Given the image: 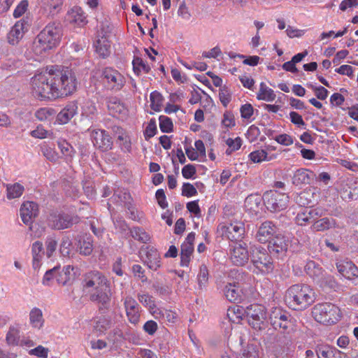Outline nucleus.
Wrapping results in <instances>:
<instances>
[{
    "mask_svg": "<svg viewBox=\"0 0 358 358\" xmlns=\"http://www.w3.org/2000/svg\"><path fill=\"white\" fill-rule=\"evenodd\" d=\"M150 107L156 111L159 112L162 110L164 99L161 93L154 91L150 94Z\"/></svg>",
    "mask_w": 358,
    "mask_h": 358,
    "instance_id": "obj_41",
    "label": "nucleus"
},
{
    "mask_svg": "<svg viewBox=\"0 0 358 358\" xmlns=\"http://www.w3.org/2000/svg\"><path fill=\"white\" fill-rule=\"evenodd\" d=\"M285 301L292 309L302 310L315 300V291L306 284H295L289 287L285 296Z\"/></svg>",
    "mask_w": 358,
    "mask_h": 358,
    "instance_id": "obj_3",
    "label": "nucleus"
},
{
    "mask_svg": "<svg viewBox=\"0 0 358 358\" xmlns=\"http://www.w3.org/2000/svg\"><path fill=\"white\" fill-rule=\"evenodd\" d=\"M131 234L134 238L141 241L142 243H147L150 241V236L143 229L138 227H134L131 229Z\"/></svg>",
    "mask_w": 358,
    "mask_h": 358,
    "instance_id": "obj_54",
    "label": "nucleus"
},
{
    "mask_svg": "<svg viewBox=\"0 0 358 358\" xmlns=\"http://www.w3.org/2000/svg\"><path fill=\"white\" fill-rule=\"evenodd\" d=\"M249 258L250 253L246 243L240 242L231 245L230 259L234 265L244 266L248 262Z\"/></svg>",
    "mask_w": 358,
    "mask_h": 358,
    "instance_id": "obj_12",
    "label": "nucleus"
},
{
    "mask_svg": "<svg viewBox=\"0 0 358 358\" xmlns=\"http://www.w3.org/2000/svg\"><path fill=\"white\" fill-rule=\"evenodd\" d=\"M223 292L226 299L231 302H239L245 297L238 283H227L223 289Z\"/></svg>",
    "mask_w": 358,
    "mask_h": 358,
    "instance_id": "obj_25",
    "label": "nucleus"
},
{
    "mask_svg": "<svg viewBox=\"0 0 358 358\" xmlns=\"http://www.w3.org/2000/svg\"><path fill=\"white\" fill-rule=\"evenodd\" d=\"M6 342L10 346H25L27 348L34 345V342L29 338L21 337L19 325L10 326L6 335Z\"/></svg>",
    "mask_w": 358,
    "mask_h": 358,
    "instance_id": "obj_13",
    "label": "nucleus"
},
{
    "mask_svg": "<svg viewBox=\"0 0 358 358\" xmlns=\"http://www.w3.org/2000/svg\"><path fill=\"white\" fill-rule=\"evenodd\" d=\"M108 282H109V281L101 272L99 271H90L83 275L82 284L83 289L89 293L101 287H106Z\"/></svg>",
    "mask_w": 358,
    "mask_h": 358,
    "instance_id": "obj_9",
    "label": "nucleus"
},
{
    "mask_svg": "<svg viewBox=\"0 0 358 358\" xmlns=\"http://www.w3.org/2000/svg\"><path fill=\"white\" fill-rule=\"evenodd\" d=\"M336 268L338 273L347 279L358 277V268L350 261H339L336 263Z\"/></svg>",
    "mask_w": 358,
    "mask_h": 358,
    "instance_id": "obj_24",
    "label": "nucleus"
},
{
    "mask_svg": "<svg viewBox=\"0 0 358 358\" xmlns=\"http://www.w3.org/2000/svg\"><path fill=\"white\" fill-rule=\"evenodd\" d=\"M194 246L189 244H182L180 254V266H188Z\"/></svg>",
    "mask_w": 358,
    "mask_h": 358,
    "instance_id": "obj_43",
    "label": "nucleus"
},
{
    "mask_svg": "<svg viewBox=\"0 0 358 358\" xmlns=\"http://www.w3.org/2000/svg\"><path fill=\"white\" fill-rule=\"evenodd\" d=\"M240 113L242 119L248 122H251L254 120V108L250 103L243 104L240 108Z\"/></svg>",
    "mask_w": 358,
    "mask_h": 358,
    "instance_id": "obj_48",
    "label": "nucleus"
},
{
    "mask_svg": "<svg viewBox=\"0 0 358 358\" xmlns=\"http://www.w3.org/2000/svg\"><path fill=\"white\" fill-rule=\"evenodd\" d=\"M277 227L271 221L264 222L259 227L256 238L259 243L269 242L275 235Z\"/></svg>",
    "mask_w": 358,
    "mask_h": 358,
    "instance_id": "obj_20",
    "label": "nucleus"
},
{
    "mask_svg": "<svg viewBox=\"0 0 358 358\" xmlns=\"http://www.w3.org/2000/svg\"><path fill=\"white\" fill-rule=\"evenodd\" d=\"M262 199L263 197L262 198L259 194L249 195L246 197L244 203L246 210L251 213L258 212Z\"/></svg>",
    "mask_w": 358,
    "mask_h": 358,
    "instance_id": "obj_36",
    "label": "nucleus"
},
{
    "mask_svg": "<svg viewBox=\"0 0 358 358\" xmlns=\"http://www.w3.org/2000/svg\"><path fill=\"white\" fill-rule=\"evenodd\" d=\"M90 299L97 304L100 308H108L111 300L110 282L106 287H101L89 292Z\"/></svg>",
    "mask_w": 358,
    "mask_h": 358,
    "instance_id": "obj_14",
    "label": "nucleus"
},
{
    "mask_svg": "<svg viewBox=\"0 0 358 358\" xmlns=\"http://www.w3.org/2000/svg\"><path fill=\"white\" fill-rule=\"evenodd\" d=\"M43 245L42 242L37 241L31 245L32 266L34 270H38L42 264L43 257Z\"/></svg>",
    "mask_w": 358,
    "mask_h": 358,
    "instance_id": "obj_31",
    "label": "nucleus"
},
{
    "mask_svg": "<svg viewBox=\"0 0 358 358\" xmlns=\"http://www.w3.org/2000/svg\"><path fill=\"white\" fill-rule=\"evenodd\" d=\"M263 200L266 208L271 212H279L285 209L289 203V196L276 190L264 193Z\"/></svg>",
    "mask_w": 358,
    "mask_h": 358,
    "instance_id": "obj_7",
    "label": "nucleus"
},
{
    "mask_svg": "<svg viewBox=\"0 0 358 358\" xmlns=\"http://www.w3.org/2000/svg\"><path fill=\"white\" fill-rule=\"evenodd\" d=\"M242 355L245 358H258L259 357V347L254 344H248L243 349Z\"/></svg>",
    "mask_w": 358,
    "mask_h": 358,
    "instance_id": "obj_53",
    "label": "nucleus"
},
{
    "mask_svg": "<svg viewBox=\"0 0 358 358\" xmlns=\"http://www.w3.org/2000/svg\"><path fill=\"white\" fill-rule=\"evenodd\" d=\"M63 36L61 24L57 22L48 23L34 39L31 50L37 56L43 57L60 43Z\"/></svg>",
    "mask_w": 358,
    "mask_h": 358,
    "instance_id": "obj_2",
    "label": "nucleus"
},
{
    "mask_svg": "<svg viewBox=\"0 0 358 358\" xmlns=\"http://www.w3.org/2000/svg\"><path fill=\"white\" fill-rule=\"evenodd\" d=\"M269 319L271 325L275 329L279 327L285 330L288 327L287 316L280 309L275 308L272 310Z\"/></svg>",
    "mask_w": 358,
    "mask_h": 358,
    "instance_id": "obj_28",
    "label": "nucleus"
},
{
    "mask_svg": "<svg viewBox=\"0 0 358 358\" xmlns=\"http://www.w3.org/2000/svg\"><path fill=\"white\" fill-rule=\"evenodd\" d=\"M78 250L83 255H90L93 250L92 241L91 238H82L78 241Z\"/></svg>",
    "mask_w": 358,
    "mask_h": 358,
    "instance_id": "obj_44",
    "label": "nucleus"
},
{
    "mask_svg": "<svg viewBox=\"0 0 358 358\" xmlns=\"http://www.w3.org/2000/svg\"><path fill=\"white\" fill-rule=\"evenodd\" d=\"M76 220L68 214L56 212L50 215L48 223L51 228L59 230L69 228L77 222Z\"/></svg>",
    "mask_w": 358,
    "mask_h": 358,
    "instance_id": "obj_16",
    "label": "nucleus"
},
{
    "mask_svg": "<svg viewBox=\"0 0 358 358\" xmlns=\"http://www.w3.org/2000/svg\"><path fill=\"white\" fill-rule=\"evenodd\" d=\"M324 215L323 210L319 208H301L296 213L294 219L298 226L306 227L312 224L313 222Z\"/></svg>",
    "mask_w": 358,
    "mask_h": 358,
    "instance_id": "obj_10",
    "label": "nucleus"
},
{
    "mask_svg": "<svg viewBox=\"0 0 358 358\" xmlns=\"http://www.w3.org/2000/svg\"><path fill=\"white\" fill-rule=\"evenodd\" d=\"M57 247V240L52 236L48 237L45 240V254L48 258H50L55 252L56 251Z\"/></svg>",
    "mask_w": 358,
    "mask_h": 358,
    "instance_id": "obj_60",
    "label": "nucleus"
},
{
    "mask_svg": "<svg viewBox=\"0 0 358 358\" xmlns=\"http://www.w3.org/2000/svg\"><path fill=\"white\" fill-rule=\"evenodd\" d=\"M123 305L129 322L137 324L140 321L141 308L137 301L130 295L122 298Z\"/></svg>",
    "mask_w": 358,
    "mask_h": 358,
    "instance_id": "obj_17",
    "label": "nucleus"
},
{
    "mask_svg": "<svg viewBox=\"0 0 358 358\" xmlns=\"http://www.w3.org/2000/svg\"><path fill=\"white\" fill-rule=\"evenodd\" d=\"M274 91L268 87L264 83H261L259 90L257 94V99L265 101H273L275 99Z\"/></svg>",
    "mask_w": 358,
    "mask_h": 358,
    "instance_id": "obj_37",
    "label": "nucleus"
},
{
    "mask_svg": "<svg viewBox=\"0 0 358 358\" xmlns=\"http://www.w3.org/2000/svg\"><path fill=\"white\" fill-rule=\"evenodd\" d=\"M29 25L28 17L22 18L17 21L7 34L8 43L12 45H17L28 31Z\"/></svg>",
    "mask_w": 358,
    "mask_h": 358,
    "instance_id": "obj_11",
    "label": "nucleus"
},
{
    "mask_svg": "<svg viewBox=\"0 0 358 358\" xmlns=\"http://www.w3.org/2000/svg\"><path fill=\"white\" fill-rule=\"evenodd\" d=\"M254 266L262 273H269L273 268L271 257L263 248H258L252 258Z\"/></svg>",
    "mask_w": 358,
    "mask_h": 358,
    "instance_id": "obj_15",
    "label": "nucleus"
},
{
    "mask_svg": "<svg viewBox=\"0 0 358 358\" xmlns=\"http://www.w3.org/2000/svg\"><path fill=\"white\" fill-rule=\"evenodd\" d=\"M58 269L59 267L55 266L48 271H47L43 278L42 283L45 286H50L52 284L53 280L58 277Z\"/></svg>",
    "mask_w": 358,
    "mask_h": 358,
    "instance_id": "obj_55",
    "label": "nucleus"
},
{
    "mask_svg": "<svg viewBox=\"0 0 358 358\" xmlns=\"http://www.w3.org/2000/svg\"><path fill=\"white\" fill-rule=\"evenodd\" d=\"M132 273L135 278L140 280L142 282H146L148 278L145 275V270L139 264H134L131 268Z\"/></svg>",
    "mask_w": 358,
    "mask_h": 358,
    "instance_id": "obj_63",
    "label": "nucleus"
},
{
    "mask_svg": "<svg viewBox=\"0 0 358 358\" xmlns=\"http://www.w3.org/2000/svg\"><path fill=\"white\" fill-rule=\"evenodd\" d=\"M209 273L207 266L202 264L199 267V272L197 275V282L199 288L206 287L208 282Z\"/></svg>",
    "mask_w": 358,
    "mask_h": 358,
    "instance_id": "obj_47",
    "label": "nucleus"
},
{
    "mask_svg": "<svg viewBox=\"0 0 358 358\" xmlns=\"http://www.w3.org/2000/svg\"><path fill=\"white\" fill-rule=\"evenodd\" d=\"M289 244L288 238L281 234H278L268 242V250L272 255L283 257L287 251Z\"/></svg>",
    "mask_w": 358,
    "mask_h": 358,
    "instance_id": "obj_18",
    "label": "nucleus"
},
{
    "mask_svg": "<svg viewBox=\"0 0 358 358\" xmlns=\"http://www.w3.org/2000/svg\"><path fill=\"white\" fill-rule=\"evenodd\" d=\"M132 64L133 71L136 75H139L141 71L148 73L150 71V67L144 63L142 59L139 57L134 58L132 62Z\"/></svg>",
    "mask_w": 358,
    "mask_h": 358,
    "instance_id": "obj_56",
    "label": "nucleus"
},
{
    "mask_svg": "<svg viewBox=\"0 0 358 358\" xmlns=\"http://www.w3.org/2000/svg\"><path fill=\"white\" fill-rule=\"evenodd\" d=\"M94 45L96 53L100 57L105 58L109 55L110 45L106 35L99 34L94 41Z\"/></svg>",
    "mask_w": 358,
    "mask_h": 358,
    "instance_id": "obj_30",
    "label": "nucleus"
},
{
    "mask_svg": "<svg viewBox=\"0 0 358 358\" xmlns=\"http://www.w3.org/2000/svg\"><path fill=\"white\" fill-rule=\"evenodd\" d=\"M77 105L73 103H68L57 115V121L62 124H66L76 114Z\"/></svg>",
    "mask_w": 358,
    "mask_h": 358,
    "instance_id": "obj_32",
    "label": "nucleus"
},
{
    "mask_svg": "<svg viewBox=\"0 0 358 358\" xmlns=\"http://www.w3.org/2000/svg\"><path fill=\"white\" fill-rule=\"evenodd\" d=\"M306 273L313 278H320L323 276L322 268L313 261L307 262L305 266Z\"/></svg>",
    "mask_w": 358,
    "mask_h": 358,
    "instance_id": "obj_40",
    "label": "nucleus"
},
{
    "mask_svg": "<svg viewBox=\"0 0 358 358\" xmlns=\"http://www.w3.org/2000/svg\"><path fill=\"white\" fill-rule=\"evenodd\" d=\"M58 147L62 153V155L66 157H72L75 150L73 146L69 143L66 140L60 139L57 142Z\"/></svg>",
    "mask_w": 358,
    "mask_h": 358,
    "instance_id": "obj_51",
    "label": "nucleus"
},
{
    "mask_svg": "<svg viewBox=\"0 0 358 358\" xmlns=\"http://www.w3.org/2000/svg\"><path fill=\"white\" fill-rule=\"evenodd\" d=\"M6 198L9 200L20 198L24 191V187L19 182L7 184Z\"/></svg>",
    "mask_w": 358,
    "mask_h": 358,
    "instance_id": "obj_35",
    "label": "nucleus"
},
{
    "mask_svg": "<svg viewBox=\"0 0 358 358\" xmlns=\"http://www.w3.org/2000/svg\"><path fill=\"white\" fill-rule=\"evenodd\" d=\"M66 17L68 22L75 27H82L87 23L85 12L78 6H74L69 10Z\"/></svg>",
    "mask_w": 358,
    "mask_h": 358,
    "instance_id": "obj_23",
    "label": "nucleus"
},
{
    "mask_svg": "<svg viewBox=\"0 0 358 358\" xmlns=\"http://www.w3.org/2000/svg\"><path fill=\"white\" fill-rule=\"evenodd\" d=\"M108 108L111 115L114 117H120L121 115H125L127 113V108L124 104L120 101H110Z\"/></svg>",
    "mask_w": 358,
    "mask_h": 358,
    "instance_id": "obj_45",
    "label": "nucleus"
},
{
    "mask_svg": "<svg viewBox=\"0 0 358 358\" xmlns=\"http://www.w3.org/2000/svg\"><path fill=\"white\" fill-rule=\"evenodd\" d=\"M63 3V0H39V4L45 10L52 13Z\"/></svg>",
    "mask_w": 358,
    "mask_h": 358,
    "instance_id": "obj_52",
    "label": "nucleus"
},
{
    "mask_svg": "<svg viewBox=\"0 0 358 358\" xmlns=\"http://www.w3.org/2000/svg\"><path fill=\"white\" fill-rule=\"evenodd\" d=\"M111 322L106 317H101L98 318L94 326V330L99 334H103L107 329L110 327Z\"/></svg>",
    "mask_w": 358,
    "mask_h": 358,
    "instance_id": "obj_50",
    "label": "nucleus"
},
{
    "mask_svg": "<svg viewBox=\"0 0 358 358\" xmlns=\"http://www.w3.org/2000/svg\"><path fill=\"white\" fill-rule=\"evenodd\" d=\"M73 270H74V267L71 265L64 266L63 268V270L61 272H59V268L58 269V277H57V283L59 285H66L71 280Z\"/></svg>",
    "mask_w": 358,
    "mask_h": 358,
    "instance_id": "obj_42",
    "label": "nucleus"
},
{
    "mask_svg": "<svg viewBox=\"0 0 358 358\" xmlns=\"http://www.w3.org/2000/svg\"><path fill=\"white\" fill-rule=\"evenodd\" d=\"M73 251L71 240L69 237H64L62 240L59 252L63 257H70Z\"/></svg>",
    "mask_w": 358,
    "mask_h": 358,
    "instance_id": "obj_49",
    "label": "nucleus"
},
{
    "mask_svg": "<svg viewBox=\"0 0 358 358\" xmlns=\"http://www.w3.org/2000/svg\"><path fill=\"white\" fill-rule=\"evenodd\" d=\"M222 234L231 241H238L243 238L245 234L244 224L241 222H234L220 226Z\"/></svg>",
    "mask_w": 358,
    "mask_h": 358,
    "instance_id": "obj_19",
    "label": "nucleus"
},
{
    "mask_svg": "<svg viewBox=\"0 0 358 358\" xmlns=\"http://www.w3.org/2000/svg\"><path fill=\"white\" fill-rule=\"evenodd\" d=\"M249 324L256 330L264 329L267 324V310L259 303L248 306L245 310Z\"/></svg>",
    "mask_w": 358,
    "mask_h": 358,
    "instance_id": "obj_6",
    "label": "nucleus"
},
{
    "mask_svg": "<svg viewBox=\"0 0 358 358\" xmlns=\"http://www.w3.org/2000/svg\"><path fill=\"white\" fill-rule=\"evenodd\" d=\"M143 262L150 269L157 271L161 267V257L157 250L153 246L148 245L145 250Z\"/></svg>",
    "mask_w": 358,
    "mask_h": 358,
    "instance_id": "obj_22",
    "label": "nucleus"
},
{
    "mask_svg": "<svg viewBox=\"0 0 358 358\" xmlns=\"http://www.w3.org/2000/svg\"><path fill=\"white\" fill-rule=\"evenodd\" d=\"M312 315L317 322L324 324H335L341 317L340 308L331 303L316 304L312 310Z\"/></svg>",
    "mask_w": 358,
    "mask_h": 358,
    "instance_id": "obj_5",
    "label": "nucleus"
},
{
    "mask_svg": "<svg viewBox=\"0 0 358 358\" xmlns=\"http://www.w3.org/2000/svg\"><path fill=\"white\" fill-rule=\"evenodd\" d=\"M43 155L51 162H55L58 159V155L54 148L44 143L41 147Z\"/></svg>",
    "mask_w": 358,
    "mask_h": 358,
    "instance_id": "obj_58",
    "label": "nucleus"
},
{
    "mask_svg": "<svg viewBox=\"0 0 358 358\" xmlns=\"http://www.w3.org/2000/svg\"><path fill=\"white\" fill-rule=\"evenodd\" d=\"M137 299L144 307L148 309L152 315L157 317V315L161 313L160 310L157 308L153 296L148 293L139 292L137 294Z\"/></svg>",
    "mask_w": 358,
    "mask_h": 358,
    "instance_id": "obj_27",
    "label": "nucleus"
},
{
    "mask_svg": "<svg viewBox=\"0 0 358 358\" xmlns=\"http://www.w3.org/2000/svg\"><path fill=\"white\" fill-rule=\"evenodd\" d=\"M30 85L35 98L52 101L73 94L77 90L78 81L71 69L56 68L34 75Z\"/></svg>",
    "mask_w": 358,
    "mask_h": 358,
    "instance_id": "obj_1",
    "label": "nucleus"
},
{
    "mask_svg": "<svg viewBox=\"0 0 358 358\" xmlns=\"http://www.w3.org/2000/svg\"><path fill=\"white\" fill-rule=\"evenodd\" d=\"M87 131L95 148L102 151H107L112 148L113 141L108 131L95 127L89 128Z\"/></svg>",
    "mask_w": 358,
    "mask_h": 358,
    "instance_id": "obj_8",
    "label": "nucleus"
},
{
    "mask_svg": "<svg viewBox=\"0 0 358 358\" xmlns=\"http://www.w3.org/2000/svg\"><path fill=\"white\" fill-rule=\"evenodd\" d=\"M274 148L268 147L267 150L264 149L257 150L250 152L248 158L250 162L255 164L262 163L263 162H268L277 158L276 154H270L268 150H272Z\"/></svg>",
    "mask_w": 358,
    "mask_h": 358,
    "instance_id": "obj_26",
    "label": "nucleus"
},
{
    "mask_svg": "<svg viewBox=\"0 0 358 358\" xmlns=\"http://www.w3.org/2000/svg\"><path fill=\"white\" fill-rule=\"evenodd\" d=\"M29 321L33 327L40 329L44 323L42 310L38 308H32L29 313Z\"/></svg>",
    "mask_w": 358,
    "mask_h": 358,
    "instance_id": "obj_39",
    "label": "nucleus"
},
{
    "mask_svg": "<svg viewBox=\"0 0 358 358\" xmlns=\"http://www.w3.org/2000/svg\"><path fill=\"white\" fill-rule=\"evenodd\" d=\"M99 78L103 88L113 93L123 90L127 83V74L113 66L103 67Z\"/></svg>",
    "mask_w": 358,
    "mask_h": 358,
    "instance_id": "obj_4",
    "label": "nucleus"
},
{
    "mask_svg": "<svg viewBox=\"0 0 358 358\" xmlns=\"http://www.w3.org/2000/svg\"><path fill=\"white\" fill-rule=\"evenodd\" d=\"M336 220L333 218L322 217L315 220L310 227L313 231H324L336 227Z\"/></svg>",
    "mask_w": 358,
    "mask_h": 358,
    "instance_id": "obj_33",
    "label": "nucleus"
},
{
    "mask_svg": "<svg viewBox=\"0 0 358 358\" xmlns=\"http://www.w3.org/2000/svg\"><path fill=\"white\" fill-rule=\"evenodd\" d=\"M54 115V110L49 108H41L35 113L36 117L40 121L48 120Z\"/></svg>",
    "mask_w": 358,
    "mask_h": 358,
    "instance_id": "obj_62",
    "label": "nucleus"
},
{
    "mask_svg": "<svg viewBox=\"0 0 358 358\" xmlns=\"http://www.w3.org/2000/svg\"><path fill=\"white\" fill-rule=\"evenodd\" d=\"M22 221L25 224H29L32 220L38 215V207L36 203L34 201L24 202L20 209Z\"/></svg>",
    "mask_w": 358,
    "mask_h": 358,
    "instance_id": "obj_21",
    "label": "nucleus"
},
{
    "mask_svg": "<svg viewBox=\"0 0 358 358\" xmlns=\"http://www.w3.org/2000/svg\"><path fill=\"white\" fill-rule=\"evenodd\" d=\"M222 127L230 129L236 125V120L234 114L230 111H226L221 122Z\"/></svg>",
    "mask_w": 358,
    "mask_h": 358,
    "instance_id": "obj_61",
    "label": "nucleus"
},
{
    "mask_svg": "<svg viewBox=\"0 0 358 358\" xmlns=\"http://www.w3.org/2000/svg\"><path fill=\"white\" fill-rule=\"evenodd\" d=\"M227 145L226 154L230 155L233 152L239 150L243 144V140L241 137L237 136L235 138H229L225 141Z\"/></svg>",
    "mask_w": 358,
    "mask_h": 358,
    "instance_id": "obj_46",
    "label": "nucleus"
},
{
    "mask_svg": "<svg viewBox=\"0 0 358 358\" xmlns=\"http://www.w3.org/2000/svg\"><path fill=\"white\" fill-rule=\"evenodd\" d=\"M315 192L310 188L301 192L295 198L296 202L301 206H306L313 203Z\"/></svg>",
    "mask_w": 358,
    "mask_h": 358,
    "instance_id": "obj_38",
    "label": "nucleus"
},
{
    "mask_svg": "<svg viewBox=\"0 0 358 358\" xmlns=\"http://www.w3.org/2000/svg\"><path fill=\"white\" fill-rule=\"evenodd\" d=\"M49 349L44 348L42 345L31 349L29 351V354L31 356H36L39 358H47L48 356Z\"/></svg>",
    "mask_w": 358,
    "mask_h": 358,
    "instance_id": "obj_64",
    "label": "nucleus"
},
{
    "mask_svg": "<svg viewBox=\"0 0 358 358\" xmlns=\"http://www.w3.org/2000/svg\"><path fill=\"white\" fill-rule=\"evenodd\" d=\"M122 150L125 152H130L131 150V143L129 136L125 133L120 134L117 137Z\"/></svg>",
    "mask_w": 358,
    "mask_h": 358,
    "instance_id": "obj_59",
    "label": "nucleus"
},
{
    "mask_svg": "<svg viewBox=\"0 0 358 358\" xmlns=\"http://www.w3.org/2000/svg\"><path fill=\"white\" fill-rule=\"evenodd\" d=\"M315 352L317 358H341L343 353L328 345H320L317 346Z\"/></svg>",
    "mask_w": 358,
    "mask_h": 358,
    "instance_id": "obj_29",
    "label": "nucleus"
},
{
    "mask_svg": "<svg viewBox=\"0 0 358 358\" xmlns=\"http://www.w3.org/2000/svg\"><path fill=\"white\" fill-rule=\"evenodd\" d=\"M159 128L164 133H169L173 131V124L171 118L165 115L159 117Z\"/></svg>",
    "mask_w": 358,
    "mask_h": 358,
    "instance_id": "obj_57",
    "label": "nucleus"
},
{
    "mask_svg": "<svg viewBox=\"0 0 358 358\" xmlns=\"http://www.w3.org/2000/svg\"><path fill=\"white\" fill-rule=\"evenodd\" d=\"M312 173L305 169H299L292 176V183L296 186L307 185L310 182Z\"/></svg>",
    "mask_w": 358,
    "mask_h": 358,
    "instance_id": "obj_34",
    "label": "nucleus"
}]
</instances>
